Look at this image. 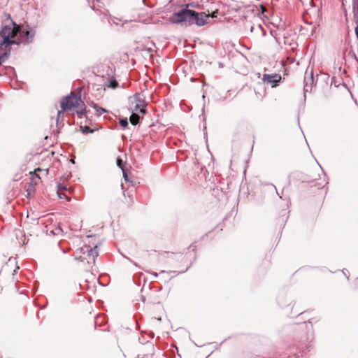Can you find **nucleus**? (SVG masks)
Wrapping results in <instances>:
<instances>
[{
  "instance_id": "5",
  "label": "nucleus",
  "mask_w": 358,
  "mask_h": 358,
  "mask_svg": "<svg viewBox=\"0 0 358 358\" xmlns=\"http://www.w3.org/2000/svg\"><path fill=\"white\" fill-rule=\"evenodd\" d=\"M208 19V15L206 14L204 12L197 13L194 10H192V16L191 17V24H196L197 26H203L207 23V20Z\"/></svg>"
},
{
  "instance_id": "13",
  "label": "nucleus",
  "mask_w": 358,
  "mask_h": 358,
  "mask_svg": "<svg viewBox=\"0 0 358 358\" xmlns=\"http://www.w3.org/2000/svg\"><path fill=\"white\" fill-rule=\"evenodd\" d=\"M94 108L96 109V114L99 116L101 115L103 113L108 112L105 108L99 107L96 105L94 106Z\"/></svg>"
},
{
  "instance_id": "23",
  "label": "nucleus",
  "mask_w": 358,
  "mask_h": 358,
  "mask_svg": "<svg viewBox=\"0 0 358 358\" xmlns=\"http://www.w3.org/2000/svg\"><path fill=\"white\" fill-rule=\"evenodd\" d=\"M166 273V271H164V270H162V271H160V273Z\"/></svg>"
},
{
  "instance_id": "7",
  "label": "nucleus",
  "mask_w": 358,
  "mask_h": 358,
  "mask_svg": "<svg viewBox=\"0 0 358 358\" xmlns=\"http://www.w3.org/2000/svg\"><path fill=\"white\" fill-rule=\"evenodd\" d=\"M136 104L134 106V110L139 111L142 114L146 113V102L145 101V96L141 94H136L134 97Z\"/></svg>"
},
{
  "instance_id": "18",
  "label": "nucleus",
  "mask_w": 358,
  "mask_h": 358,
  "mask_svg": "<svg viewBox=\"0 0 358 358\" xmlns=\"http://www.w3.org/2000/svg\"><path fill=\"white\" fill-rule=\"evenodd\" d=\"M85 131L92 132L93 131L89 127L86 126L85 127Z\"/></svg>"
},
{
  "instance_id": "8",
  "label": "nucleus",
  "mask_w": 358,
  "mask_h": 358,
  "mask_svg": "<svg viewBox=\"0 0 358 358\" xmlns=\"http://www.w3.org/2000/svg\"><path fill=\"white\" fill-rule=\"evenodd\" d=\"M313 82H314V78H313V72L311 71L309 73L308 72V71H306V72L305 73V77H304V87H303V90H304L305 93L311 91Z\"/></svg>"
},
{
  "instance_id": "3",
  "label": "nucleus",
  "mask_w": 358,
  "mask_h": 358,
  "mask_svg": "<svg viewBox=\"0 0 358 358\" xmlns=\"http://www.w3.org/2000/svg\"><path fill=\"white\" fill-rule=\"evenodd\" d=\"M81 101L80 96L74 95L71 93V95L66 96L64 100L61 102V108L63 111L66 110H72L77 107Z\"/></svg>"
},
{
  "instance_id": "15",
  "label": "nucleus",
  "mask_w": 358,
  "mask_h": 358,
  "mask_svg": "<svg viewBox=\"0 0 358 358\" xmlns=\"http://www.w3.org/2000/svg\"><path fill=\"white\" fill-rule=\"evenodd\" d=\"M117 165L122 169L123 170V166H122V160L120 158H118L117 159Z\"/></svg>"
},
{
  "instance_id": "16",
  "label": "nucleus",
  "mask_w": 358,
  "mask_h": 358,
  "mask_svg": "<svg viewBox=\"0 0 358 358\" xmlns=\"http://www.w3.org/2000/svg\"><path fill=\"white\" fill-rule=\"evenodd\" d=\"M103 318L101 315H97L95 319V324H97L100 320Z\"/></svg>"
},
{
  "instance_id": "6",
  "label": "nucleus",
  "mask_w": 358,
  "mask_h": 358,
  "mask_svg": "<svg viewBox=\"0 0 358 358\" xmlns=\"http://www.w3.org/2000/svg\"><path fill=\"white\" fill-rule=\"evenodd\" d=\"M100 5H99V0H96V1H93L92 8L99 13V15L100 16L103 15L102 20H103L105 17L107 19V21L109 24H116L118 23L115 21V18H113L111 16L108 17V10L106 8L99 9Z\"/></svg>"
},
{
  "instance_id": "4",
  "label": "nucleus",
  "mask_w": 358,
  "mask_h": 358,
  "mask_svg": "<svg viewBox=\"0 0 358 358\" xmlns=\"http://www.w3.org/2000/svg\"><path fill=\"white\" fill-rule=\"evenodd\" d=\"M263 83L266 85H270L271 87H275L279 85L282 80V76L278 73L273 74H264L262 78Z\"/></svg>"
},
{
  "instance_id": "21",
  "label": "nucleus",
  "mask_w": 358,
  "mask_h": 358,
  "mask_svg": "<svg viewBox=\"0 0 358 358\" xmlns=\"http://www.w3.org/2000/svg\"><path fill=\"white\" fill-rule=\"evenodd\" d=\"M315 29H316V27H313V29H312V31H311V32H312V35H313V33L315 31Z\"/></svg>"
},
{
  "instance_id": "1",
  "label": "nucleus",
  "mask_w": 358,
  "mask_h": 358,
  "mask_svg": "<svg viewBox=\"0 0 358 358\" xmlns=\"http://www.w3.org/2000/svg\"><path fill=\"white\" fill-rule=\"evenodd\" d=\"M192 16V10L187 8H182L171 15L169 21L173 24H185L190 25L191 17Z\"/></svg>"
},
{
  "instance_id": "24",
  "label": "nucleus",
  "mask_w": 358,
  "mask_h": 358,
  "mask_svg": "<svg viewBox=\"0 0 358 358\" xmlns=\"http://www.w3.org/2000/svg\"><path fill=\"white\" fill-rule=\"evenodd\" d=\"M58 194H59V197L62 198L60 193L58 192Z\"/></svg>"
},
{
  "instance_id": "11",
  "label": "nucleus",
  "mask_w": 358,
  "mask_h": 358,
  "mask_svg": "<svg viewBox=\"0 0 358 358\" xmlns=\"http://www.w3.org/2000/svg\"><path fill=\"white\" fill-rule=\"evenodd\" d=\"M140 118V116L137 113L133 112L130 116L129 120L132 125L136 126L139 122Z\"/></svg>"
},
{
  "instance_id": "14",
  "label": "nucleus",
  "mask_w": 358,
  "mask_h": 358,
  "mask_svg": "<svg viewBox=\"0 0 358 358\" xmlns=\"http://www.w3.org/2000/svg\"><path fill=\"white\" fill-rule=\"evenodd\" d=\"M120 124L123 128L127 127L128 125V121L127 118H120Z\"/></svg>"
},
{
  "instance_id": "17",
  "label": "nucleus",
  "mask_w": 358,
  "mask_h": 358,
  "mask_svg": "<svg viewBox=\"0 0 358 358\" xmlns=\"http://www.w3.org/2000/svg\"><path fill=\"white\" fill-rule=\"evenodd\" d=\"M122 172H123V177H124V180L126 181H128V176H127V173L125 172V171L124 169L122 170Z\"/></svg>"
},
{
  "instance_id": "9",
  "label": "nucleus",
  "mask_w": 358,
  "mask_h": 358,
  "mask_svg": "<svg viewBox=\"0 0 358 358\" xmlns=\"http://www.w3.org/2000/svg\"><path fill=\"white\" fill-rule=\"evenodd\" d=\"M47 235L59 236L62 234V229L59 226L47 228L45 231Z\"/></svg>"
},
{
  "instance_id": "19",
  "label": "nucleus",
  "mask_w": 358,
  "mask_h": 358,
  "mask_svg": "<svg viewBox=\"0 0 358 358\" xmlns=\"http://www.w3.org/2000/svg\"><path fill=\"white\" fill-rule=\"evenodd\" d=\"M83 113H84L83 111H78V117H82Z\"/></svg>"
},
{
  "instance_id": "10",
  "label": "nucleus",
  "mask_w": 358,
  "mask_h": 358,
  "mask_svg": "<svg viewBox=\"0 0 358 358\" xmlns=\"http://www.w3.org/2000/svg\"><path fill=\"white\" fill-rule=\"evenodd\" d=\"M250 31H251V32H256V33L261 32L262 36L266 35V31L263 29V27H262V25L260 24H257L256 25H255V24L252 25L250 27Z\"/></svg>"
},
{
  "instance_id": "25",
  "label": "nucleus",
  "mask_w": 358,
  "mask_h": 358,
  "mask_svg": "<svg viewBox=\"0 0 358 358\" xmlns=\"http://www.w3.org/2000/svg\"><path fill=\"white\" fill-rule=\"evenodd\" d=\"M300 357V355H296V358H298V357Z\"/></svg>"
},
{
  "instance_id": "22",
  "label": "nucleus",
  "mask_w": 358,
  "mask_h": 358,
  "mask_svg": "<svg viewBox=\"0 0 358 358\" xmlns=\"http://www.w3.org/2000/svg\"><path fill=\"white\" fill-rule=\"evenodd\" d=\"M152 274H153L155 277H157V276H158V273H155H155H153Z\"/></svg>"
},
{
  "instance_id": "20",
  "label": "nucleus",
  "mask_w": 358,
  "mask_h": 358,
  "mask_svg": "<svg viewBox=\"0 0 358 358\" xmlns=\"http://www.w3.org/2000/svg\"><path fill=\"white\" fill-rule=\"evenodd\" d=\"M61 113H62V111H58L57 112V120L59 118V116H60Z\"/></svg>"
},
{
  "instance_id": "2",
  "label": "nucleus",
  "mask_w": 358,
  "mask_h": 358,
  "mask_svg": "<svg viewBox=\"0 0 358 358\" xmlns=\"http://www.w3.org/2000/svg\"><path fill=\"white\" fill-rule=\"evenodd\" d=\"M80 253H82L83 255H86V257L80 255L78 257L76 256V259H80L81 262H83L85 259H87L88 263H94L96 257L99 255L97 246L90 248L89 246L85 245L80 249Z\"/></svg>"
},
{
  "instance_id": "12",
  "label": "nucleus",
  "mask_w": 358,
  "mask_h": 358,
  "mask_svg": "<svg viewBox=\"0 0 358 358\" xmlns=\"http://www.w3.org/2000/svg\"><path fill=\"white\" fill-rule=\"evenodd\" d=\"M117 86H118V83L115 79L111 78L108 80V87H110L112 89H115Z\"/></svg>"
}]
</instances>
